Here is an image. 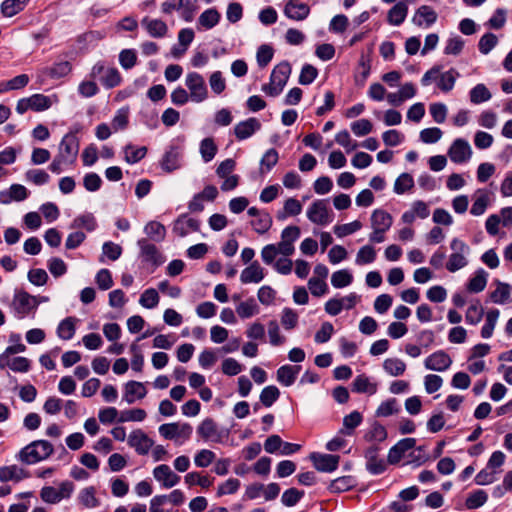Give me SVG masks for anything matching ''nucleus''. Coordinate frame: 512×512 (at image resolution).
I'll list each match as a JSON object with an SVG mask.
<instances>
[{
    "label": "nucleus",
    "instance_id": "nucleus-1",
    "mask_svg": "<svg viewBox=\"0 0 512 512\" xmlns=\"http://www.w3.org/2000/svg\"><path fill=\"white\" fill-rule=\"evenodd\" d=\"M54 449L50 442L46 440H36L22 448L18 458L25 464H34L48 458Z\"/></svg>",
    "mask_w": 512,
    "mask_h": 512
},
{
    "label": "nucleus",
    "instance_id": "nucleus-2",
    "mask_svg": "<svg viewBox=\"0 0 512 512\" xmlns=\"http://www.w3.org/2000/svg\"><path fill=\"white\" fill-rule=\"evenodd\" d=\"M186 86L190 90V96L193 101L202 102L207 98L205 81L199 73H189L186 77Z\"/></svg>",
    "mask_w": 512,
    "mask_h": 512
},
{
    "label": "nucleus",
    "instance_id": "nucleus-3",
    "mask_svg": "<svg viewBox=\"0 0 512 512\" xmlns=\"http://www.w3.org/2000/svg\"><path fill=\"white\" fill-rule=\"evenodd\" d=\"M79 140L73 133L66 134L59 147V155L68 163H73L78 155Z\"/></svg>",
    "mask_w": 512,
    "mask_h": 512
},
{
    "label": "nucleus",
    "instance_id": "nucleus-4",
    "mask_svg": "<svg viewBox=\"0 0 512 512\" xmlns=\"http://www.w3.org/2000/svg\"><path fill=\"white\" fill-rule=\"evenodd\" d=\"M310 460L318 471L333 472L338 467L340 456L313 452L310 454Z\"/></svg>",
    "mask_w": 512,
    "mask_h": 512
},
{
    "label": "nucleus",
    "instance_id": "nucleus-5",
    "mask_svg": "<svg viewBox=\"0 0 512 512\" xmlns=\"http://www.w3.org/2000/svg\"><path fill=\"white\" fill-rule=\"evenodd\" d=\"M13 304L16 312L24 316L35 309L40 304V301L36 296L22 290L14 295Z\"/></svg>",
    "mask_w": 512,
    "mask_h": 512
},
{
    "label": "nucleus",
    "instance_id": "nucleus-6",
    "mask_svg": "<svg viewBox=\"0 0 512 512\" xmlns=\"http://www.w3.org/2000/svg\"><path fill=\"white\" fill-rule=\"evenodd\" d=\"M137 245L140 248V255L145 262L152 263L156 267L163 264L164 259L159 253L157 247L150 243L146 238L139 239L137 241Z\"/></svg>",
    "mask_w": 512,
    "mask_h": 512
},
{
    "label": "nucleus",
    "instance_id": "nucleus-7",
    "mask_svg": "<svg viewBox=\"0 0 512 512\" xmlns=\"http://www.w3.org/2000/svg\"><path fill=\"white\" fill-rule=\"evenodd\" d=\"M469 143L464 139H456L449 148L448 155L454 163H464L471 157Z\"/></svg>",
    "mask_w": 512,
    "mask_h": 512
},
{
    "label": "nucleus",
    "instance_id": "nucleus-8",
    "mask_svg": "<svg viewBox=\"0 0 512 512\" xmlns=\"http://www.w3.org/2000/svg\"><path fill=\"white\" fill-rule=\"evenodd\" d=\"M128 444L135 448L138 454L146 455L154 445V441L149 438L147 434H145L142 430L138 429L129 435Z\"/></svg>",
    "mask_w": 512,
    "mask_h": 512
},
{
    "label": "nucleus",
    "instance_id": "nucleus-9",
    "mask_svg": "<svg viewBox=\"0 0 512 512\" xmlns=\"http://www.w3.org/2000/svg\"><path fill=\"white\" fill-rule=\"evenodd\" d=\"M308 219L317 225H325L329 222L328 208L325 200L314 201L307 211Z\"/></svg>",
    "mask_w": 512,
    "mask_h": 512
},
{
    "label": "nucleus",
    "instance_id": "nucleus-10",
    "mask_svg": "<svg viewBox=\"0 0 512 512\" xmlns=\"http://www.w3.org/2000/svg\"><path fill=\"white\" fill-rule=\"evenodd\" d=\"M451 364L452 359L443 350H439L431 354L429 357L426 358L424 363L427 369L439 372L445 371L451 366Z\"/></svg>",
    "mask_w": 512,
    "mask_h": 512
},
{
    "label": "nucleus",
    "instance_id": "nucleus-11",
    "mask_svg": "<svg viewBox=\"0 0 512 512\" xmlns=\"http://www.w3.org/2000/svg\"><path fill=\"white\" fill-rule=\"evenodd\" d=\"M310 7L298 0H288L284 7V14L292 20L302 21L308 17Z\"/></svg>",
    "mask_w": 512,
    "mask_h": 512
},
{
    "label": "nucleus",
    "instance_id": "nucleus-12",
    "mask_svg": "<svg viewBox=\"0 0 512 512\" xmlns=\"http://www.w3.org/2000/svg\"><path fill=\"white\" fill-rule=\"evenodd\" d=\"M378 451L379 448L373 445L365 452L366 469L373 475L381 474L386 470V463L383 459L378 458Z\"/></svg>",
    "mask_w": 512,
    "mask_h": 512
},
{
    "label": "nucleus",
    "instance_id": "nucleus-13",
    "mask_svg": "<svg viewBox=\"0 0 512 512\" xmlns=\"http://www.w3.org/2000/svg\"><path fill=\"white\" fill-rule=\"evenodd\" d=\"M261 123L254 117L241 121L234 127V134L238 140H245L260 130Z\"/></svg>",
    "mask_w": 512,
    "mask_h": 512
},
{
    "label": "nucleus",
    "instance_id": "nucleus-14",
    "mask_svg": "<svg viewBox=\"0 0 512 512\" xmlns=\"http://www.w3.org/2000/svg\"><path fill=\"white\" fill-rule=\"evenodd\" d=\"M153 475L155 479L162 482L163 486L166 488H171L180 481V476L175 474L166 464H161L154 468Z\"/></svg>",
    "mask_w": 512,
    "mask_h": 512
},
{
    "label": "nucleus",
    "instance_id": "nucleus-15",
    "mask_svg": "<svg viewBox=\"0 0 512 512\" xmlns=\"http://www.w3.org/2000/svg\"><path fill=\"white\" fill-rule=\"evenodd\" d=\"M181 152L178 147L171 146L169 150H167L160 162V166L162 170L167 173H171L181 166Z\"/></svg>",
    "mask_w": 512,
    "mask_h": 512
},
{
    "label": "nucleus",
    "instance_id": "nucleus-16",
    "mask_svg": "<svg viewBox=\"0 0 512 512\" xmlns=\"http://www.w3.org/2000/svg\"><path fill=\"white\" fill-rule=\"evenodd\" d=\"M200 223L194 218H187L186 214L180 215L173 225V232L180 237H185L188 234V229L192 231H199Z\"/></svg>",
    "mask_w": 512,
    "mask_h": 512
},
{
    "label": "nucleus",
    "instance_id": "nucleus-17",
    "mask_svg": "<svg viewBox=\"0 0 512 512\" xmlns=\"http://www.w3.org/2000/svg\"><path fill=\"white\" fill-rule=\"evenodd\" d=\"M28 197V191L21 184H12L7 191L0 192V202L9 204L11 201H23Z\"/></svg>",
    "mask_w": 512,
    "mask_h": 512
},
{
    "label": "nucleus",
    "instance_id": "nucleus-18",
    "mask_svg": "<svg viewBox=\"0 0 512 512\" xmlns=\"http://www.w3.org/2000/svg\"><path fill=\"white\" fill-rule=\"evenodd\" d=\"M141 24L146 28L149 35L154 38H162L168 32L166 23L160 19H150L149 17H144L141 21Z\"/></svg>",
    "mask_w": 512,
    "mask_h": 512
},
{
    "label": "nucleus",
    "instance_id": "nucleus-19",
    "mask_svg": "<svg viewBox=\"0 0 512 512\" xmlns=\"http://www.w3.org/2000/svg\"><path fill=\"white\" fill-rule=\"evenodd\" d=\"M28 477H29V473L26 470H24L23 468L18 467L17 465L0 467V481L1 482H8V481L19 482Z\"/></svg>",
    "mask_w": 512,
    "mask_h": 512
},
{
    "label": "nucleus",
    "instance_id": "nucleus-20",
    "mask_svg": "<svg viewBox=\"0 0 512 512\" xmlns=\"http://www.w3.org/2000/svg\"><path fill=\"white\" fill-rule=\"evenodd\" d=\"M264 278L263 268L257 261L252 262L248 267H246L240 276V280L242 283H258L262 281Z\"/></svg>",
    "mask_w": 512,
    "mask_h": 512
},
{
    "label": "nucleus",
    "instance_id": "nucleus-21",
    "mask_svg": "<svg viewBox=\"0 0 512 512\" xmlns=\"http://www.w3.org/2000/svg\"><path fill=\"white\" fill-rule=\"evenodd\" d=\"M147 390L143 383L137 381H129L125 385V394L123 399L128 403L132 404L135 401V397L142 399L146 396Z\"/></svg>",
    "mask_w": 512,
    "mask_h": 512
},
{
    "label": "nucleus",
    "instance_id": "nucleus-22",
    "mask_svg": "<svg viewBox=\"0 0 512 512\" xmlns=\"http://www.w3.org/2000/svg\"><path fill=\"white\" fill-rule=\"evenodd\" d=\"M290 74L291 66L288 62L284 61L273 69L270 80L283 89L289 79Z\"/></svg>",
    "mask_w": 512,
    "mask_h": 512
},
{
    "label": "nucleus",
    "instance_id": "nucleus-23",
    "mask_svg": "<svg viewBox=\"0 0 512 512\" xmlns=\"http://www.w3.org/2000/svg\"><path fill=\"white\" fill-rule=\"evenodd\" d=\"M300 371V366L283 365L277 370V380L284 386H291Z\"/></svg>",
    "mask_w": 512,
    "mask_h": 512
},
{
    "label": "nucleus",
    "instance_id": "nucleus-24",
    "mask_svg": "<svg viewBox=\"0 0 512 512\" xmlns=\"http://www.w3.org/2000/svg\"><path fill=\"white\" fill-rule=\"evenodd\" d=\"M197 433L204 439V440H212L215 442H219V438H215V436H218V429L217 424L212 418H206L204 419L201 424L197 428Z\"/></svg>",
    "mask_w": 512,
    "mask_h": 512
},
{
    "label": "nucleus",
    "instance_id": "nucleus-25",
    "mask_svg": "<svg viewBox=\"0 0 512 512\" xmlns=\"http://www.w3.org/2000/svg\"><path fill=\"white\" fill-rule=\"evenodd\" d=\"M408 7L407 5L400 1L397 2L389 11L387 15V21L391 25L399 26L402 24L407 16Z\"/></svg>",
    "mask_w": 512,
    "mask_h": 512
},
{
    "label": "nucleus",
    "instance_id": "nucleus-26",
    "mask_svg": "<svg viewBox=\"0 0 512 512\" xmlns=\"http://www.w3.org/2000/svg\"><path fill=\"white\" fill-rule=\"evenodd\" d=\"M72 66L69 61H60L55 63L51 67H45L42 69V74L53 79H59L68 75L71 72Z\"/></svg>",
    "mask_w": 512,
    "mask_h": 512
},
{
    "label": "nucleus",
    "instance_id": "nucleus-27",
    "mask_svg": "<svg viewBox=\"0 0 512 512\" xmlns=\"http://www.w3.org/2000/svg\"><path fill=\"white\" fill-rule=\"evenodd\" d=\"M422 19L425 20L427 26H430L436 22L437 14L430 6L423 5L417 9L412 22L420 27L423 24Z\"/></svg>",
    "mask_w": 512,
    "mask_h": 512
},
{
    "label": "nucleus",
    "instance_id": "nucleus-28",
    "mask_svg": "<svg viewBox=\"0 0 512 512\" xmlns=\"http://www.w3.org/2000/svg\"><path fill=\"white\" fill-rule=\"evenodd\" d=\"M371 224L373 230L387 231L392 225V217L386 211L377 209L371 215Z\"/></svg>",
    "mask_w": 512,
    "mask_h": 512
},
{
    "label": "nucleus",
    "instance_id": "nucleus-29",
    "mask_svg": "<svg viewBox=\"0 0 512 512\" xmlns=\"http://www.w3.org/2000/svg\"><path fill=\"white\" fill-rule=\"evenodd\" d=\"M146 235L155 242H162L166 236L165 226L158 221H150L144 227Z\"/></svg>",
    "mask_w": 512,
    "mask_h": 512
},
{
    "label": "nucleus",
    "instance_id": "nucleus-30",
    "mask_svg": "<svg viewBox=\"0 0 512 512\" xmlns=\"http://www.w3.org/2000/svg\"><path fill=\"white\" fill-rule=\"evenodd\" d=\"M352 390L357 393L374 394L377 391V385L375 383H371L366 375L361 374L354 379L352 383Z\"/></svg>",
    "mask_w": 512,
    "mask_h": 512
},
{
    "label": "nucleus",
    "instance_id": "nucleus-31",
    "mask_svg": "<svg viewBox=\"0 0 512 512\" xmlns=\"http://www.w3.org/2000/svg\"><path fill=\"white\" fill-rule=\"evenodd\" d=\"M355 486V479L352 476H342L330 482L328 489L332 493H341L352 489Z\"/></svg>",
    "mask_w": 512,
    "mask_h": 512
},
{
    "label": "nucleus",
    "instance_id": "nucleus-32",
    "mask_svg": "<svg viewBox=\"0 0 512 512\" xmlns=\"http://www.w3.org/2000/svg\"><path fill=\"white\" fill-rule=\"evenodd\" d=\"M75 323L76 319L74 317L65 318L58 325L57 335L63 340L72 339L76 330Z\"/></svg>",
    "mask_w": 512,
    "mask_h": 512
},
{
    "label": "nucleus",
    "instance_id": "nucleus-33",
    "mask_svg": "<svg viewBox=\"0 0 512 512\" xmlns=\"http://www.w3.org/2000/svg\"><path fill=\"white\" fill-rule=\"evenodd\" d=\"M221 15L215 8L205 10L198 18V22L205 29H211L220 21Z\"/></svg>",
    "mask_w": 512,
    "mask_h": 512
},
{
    "label": "nucleus",
    "instance_id": "nucleus-34",
    "mask_svg": "<svg viewBox=\"0 0 512 512\" xmlns=\"http://www.w3.org/2000/svg\"><path fill=\"white\" fill-rule=\"evenodd\" d=\"M387 436L388 434L386 428L379 422L375 421L372 424L371 429L365 433L364 439L367 442H383L387 439Z\"/></svg>",
    "mask_w": 512,
    "mask_h": 512
},
{
    "label": "nucleus",
    "instance_id": "nucleus-35",
    "mask_svg": "<svg viewBox=\"0 0 512 512\" xmlns=\"http://www.w3.org/2000/svg\"><path fill=\"white\" fill-rule=\"evenodd\" d=\"M487 284V274L483 269H479L475 276L467 284V290L471 293L483 291Z\"/></svg>",
    "mask_w": 512,
    "mask_h": 512
},
{
    "label": "nucleus",
    "instance_id": "nucleus-36",
    "mask_svg": "<svg viewBox=\"0 0 512 512\" xmlns=\"http://www.w3.org/2000/svg\"><path fill=\"white\" fill-rule=\"evenodd\" d=\"M384 370L391 376H400L406 370V364L398 358H388L383 363Z\"/></svg>",
    "mask_w": 512,
    "mask_h": 512
},
{
    "label": "nucleus",
    "instance_id": "nucleus-37",
    "mask_svg": "<svg viewBox=\"0 0 512 512\" xmlns=\"http://www.w3.org/2000/svg\"><path fill=\"white\" fill-rule=\"evenodd\" d=\"M499 317V310L492 309L486 314V322L481 329V336L485 339L490 338L493 334L496 322Z\"/></svg>",
    "mask_w": 512,
    "mask_h": 512
},
{
    "label": "nucleus",
    "instance_id": "nucleus-38",
    "mask_svg": "<svg viewBox=\"0 0 512 512\" xmlns=\"http://www.w3.org/2000/svg\"><path fill=\"white\" fill-rule=\"evenodd\" d=\"M24 9V1L4 0L1 3V13L4 17H13Z\"/></svg>",
    "mask_w": 512,
    "mask_h": 512
},
{
    "label": "nucleus",
    "instance_id": "nucleus-39",
    "mask_svg": "<svg viewBox=\"0 0 512 512\" xmlns=\"http://www.w3.org/2000/svg\"><path fill=\"white\" fill-rule=\"evenodd\" d=\"M125 161L129 164H134L143 159L147 153V148L142 146L135 148L132 144L126 145L125 149Z\"/></svg>",
    "mask_w": 512,
    "mask_h": 512
},
{
    "label": "nucleus",
    "instance_id": "nucleus-40",
    "mask_svg": "<svg viewBox=\"0 0 512 512\" xmlns=\"http://www.w3.org/2000/svg\"><path fill=\"white\" fill-rule=\"evenodd\" d=\"M400 411L398 402L395 398H390L382 402L377 408L375 415L377 417H388L393 414H397Z\"/></svg>",
    "mask_w": 512,
    "mask_h": 512
},
{
    "label": "nucleus",
    "instance_id": "nucleus-41",
    "mask_svg": "<svg viewBox=\"0 0 512 512\" xmlns=\"http://www.w3.org/2000/svg\"><path fill=\"white\" fill-rule=\"evenodd\" d=\"M279 396H280V391L276 386H274V385L266 386L265 388H263V390L260 393V402L265 407H271L273 405V403L278 400Z\"/></svg>",
    "mask_w": 512,
    "mask_h": 512
},
{
    "label": "nucleus",
    "instance_id": "nucleus-42",
    "mask_svg": "<svg viewBox=\"0 0 512 512\" xmlns=\"http://www.w3.org/2000/svg\"><path fill=\"white\" fill-rule=\"evenodd\" d=\"M457 76H459L458 72L454 68H451L450 70L441 74L439 82H438V87L443 92H448V91L452 90L455 85Z\"/></svg>",
    "mask_w": 512,
    "mask_h": 512
},
{
    "label": "nucleus",
    "instance_id": "nucleus-43",
    "mask_svg": "<svg viewBox=\"0 0 512 512\" xmlns=\"http://www.w3.org/2000/svg\"><path fill=\"white\" fill-rule=\"evenodd\" d=\"M353 281V276L348 270H339L332 274L331 284L335 288H343L350 285Z\"/></svg>",
    "mask_w": 512,
    "mask_h": 512
},
{
    "label": "nucleus",
    "instance_id": "nucleus-44",
    "mask_svg": "<svg viewBox=\"0 0 512 512\" xmlns=\"http://www.w3.org/2000/svg\"><path fill=\"white\" fill-rule=\"evenodd\" d=\"M236 312L243 319L250 318L258 312V306L253 298H249L237 306Z\"/></svg>",
    "mask_w": 512,
    "mask_h": 512
},
{
    "label": "nucleus",
    "instance_id": "nucleus-45",
    "mask_svg": "<svg viewBox=\"0 0 512 512\" xmlns=\"http://www.w3.org/2000/svg\"><path fill=\"white\" fill-rule=\"evenodd\" d=\"M490 98L491 93L484 84H477L470 91V101L474 104L488 101Z\"/></svg>",
    "mask_w": 512,
    "mask_h": 512
},
{
    "label": "nucleus",
    "instance_id": "nucleus-46",
    "mask_svg": "<svg viewBox=\"0 0 512 512\" xmlns=\"http://www.w3.org/2000/svg\"><path fill=\"white\" fill-rule=\"evenodd\" d=\"M278 152L274 148H270L266 151L260 161V172L265 173L270 171L278 162Z\"/></svg>",
    "mask_w": 512,
    "mask_h": 512
},
{
    "label": "nucleus",
    "instance_id": "nucleus-47",
    "mask_svg": "<svg viewBox=\"0 0 512 512\" xmlns=\"http://www.w3.org/2000/svg\"><path fill=\"white\" fill-rule=\"evenodd\" d=\"M488 499V495L484 490H477L471 493L465 502L468 509H477L483 506Z\"/></svg>",
    "mask_w": 512,
    "mask_h": 512
},
{
    "label": "nucleus",
    "instance_id": "nucleus-48",
    "mask_svg": "<svg viewBox=\"0 0 512 512\" xmlns=\"http://www.w3.org/2000/svg\"><path fill=\"white\" fill-rule=\"evenodd\" d=\"M200 153L205 162H209L215 157L217 146L212 138H205L201 141Z\"/></svg>",
    "mask_w": 512,
    "mask_h": 512
},
{
    "label": "nucleus",
    "instance_id": "nucleus-49",
    "mask_svg": "<svg viewBox=\"0 0 512 512\" xmlns=\"http://www.w3.org/2000/svg\"><path fill=\"white\" fill-rule=\"evenodd\" d=\"M414 186L413 177L409 173H402L394 183V191L397 194H403Z\"/></svg>",
    "mask_w": 512,
    "mask_h": 512
},
{
    "label": "nucleus",
    "instance_id": "nucleus-50",
    "mask_svg": "<svg viewBox=\"0 0 512 512\" xmlns=\"http://www.w3.org/2000/svg\"><path fill=\"white\" fill-rule=\"evenodd\" d=\"M28 99L31 103V110L34 111H44L49 109L52 105L50 98L43 94H33L28 97Z\"/></svg>",
    "mask_w": 512,
    "mask_h": 512
},
{
    "label": "nucleus",
    "instance_id": "nucleus-51",
    "mask_svg": "<svg viewBox=\"0 0 512 512\" xmlns=\"http://www.w3.org/2000/svg\"><path fill=\"white\" fill-rule=\"evenodd\" d=\"M100 81L106 88H113L120 84L121 76L116 68H107L105 74L100 77Z\"/></svg>",
    "mask_w": 512,
    "mask_h": 512
},
{
    "label": "nucleus",
    "instance_id": "nucleus-52",
    "mask_svg": "<svg viewBox=\"0 0 512 512\" xmlns=\"http://www.w3.org/2000/svg\"><path fill=\"white\" fill-rule=\"evenodd\" d=\"M376 258V251L373 246L365 245L361 247L356 255L358 265L372 263Z\"/></svg>",
    "mask_w": 512,
    "mask_h": 512
},
{
    "label": "nucleus",
    "instance_id": "nucleus-53",
    "mask_svg": "<svg viewBox=\"0 0 512 512\" xmlns=\"http://www.w3.org/2000/svg\"><path fill=\"white\" fill-rule=\"evenodd\" d=\"M303 496L304 491L298 490L296 488H289L282 494L281 502L287 507H292L296 505Z\"/></svg>",
    "mask_w": 512,
    "mask_h": 512
},
{
    "label": "nucleus",
    "instance_id": "nucleus-54",
    "mask_svg": "<svg viewBox=\"0 0 512 512\" xmlns=\"http://www.w3.org/2000/svg\"><path fill=\"white\" fill-rule=\"evenodd\" d=\"M139 303L145 308H154L159 303L158 292L154 288L146 289L142 293Z\"/></svg>",
    "mask_w": 512,
    "mask_h": 512
},
{
    "label": "nucleus",
    "instance_id": "nucleus-55",
    "mask_svg": "<svg viewBox=\"0 0 512 512\" xmlns=\"http://www.w3.org/2000/svg\"><path fill=\"white\" fill-rule=\"evenodd\" d=\"M467 259L464 253L454 252L450 255L448 262L446 263V269L449 272H456L459 269L467 265Z\"/></svg>",
    "mask_w": 512,
    "mask_h": 512
},
{
    "label": "nucleus",
    "instance_id": "nucleus-56",
    "mask_svg": "<svg viewBox=\"0 0 512 512\" xmlns=\"http://www.w3.org/2000/svg\"><path fill=\"white\" fill-rule=\"evenodd\" d=\"M511 292V286L507 283H499V286L495 291L491 293V299L494 303L503 304L509 297Z\"/></svg>",
    "mask_w": 512,
    "mask_h": 512
},
{
    "label": "nucleus",
    "instance_id": "nucleus-57",
    "mask_svg": "<svg viewBox=\"0 0 512 512\" xmlns=\"http://www.w3.org/2000/svg\"><path fill=\"white\" fill-rule=\"evenodd\" d=\"M498 43L497 36L493 33L484 34L478 43L479 50L482 54H488Z\"/></svg>",
    "mask_w": 512,
    "mask_h": 512
},
{
    "label": "nucleus",
    "instance_id": "nucleus-58",
    "mask_svg": "<svg viewBox=\"0 0 512 512\" xmlns=\"http://www.w3.org/2000/svg\"><path fill=\"white\" fill-rule=\"evenodd\" d=\"M361 227L362 223L358 220H355L351 223L336 225L334 227V233L337 235V237L342 238L360 230Z\"/></svg>",
    "mask_w": 512,
    "mask_h": 512
},
{
    "label": "nucleus",
    "instance_id": "nucleus-59",
    "mask_svg": "<svg viewBox=\"0 0 512 512\" xmlns=\"http://www.w3.org/2000/svg\"><path fill=\"white\" fill-rule=\"evenodd\" d=\"M442 135L443 133L438 127L425 128L420 132V140L424 143L432 144L438 142Z\"/></svg>",
    "mask_w": 512,
    "mask_h": 512
},
{
    "label": "nucleus",
    "instance_id": "nucleus-60",
    "mask_svg": "<svg viewBox=\"0 0 512 512\" xmlns=\"http://www.w3.org/2000/svg\"><path fill=\"white\" fill-rule=\"evenodd\" d=\"M317 75L318 70L314 66L305 64L300 72L299 83L301 85H309L316 79Z\"/></svg>",
    "mask_w": 512,
    "mask_h": 512
},
{
    "label": "nucleus",
    "instance_id": "nucleus-61",
    "mask_svg": "<svg viewBox=\"0 0 512 512\" xmlns=\"http://www.w3.org/2000/svg\"><path fill=\"white\" fill-rule=\"evenodd\" d=\"M240 488V481L236 478H230L223 484L219 485L217 489V496L221 497L224 495L234 494Z\"/></svg>",
    "mask_w": 512,
    "mask_h": 512
},
{
    "label": "nucleus",
    "instance_id": "nucleus-62",
    "mask_svg": "<svg viewBox=\"0 0 512 512\" xmlns=\"http://www.w3.org/2000/svg\"><path fill=\"white\" fill-rule=\"evenodd\" d=\"M25 177L28 181L33 182L35 185L46 184L50 179V176L47 172L39 169L28 170L25 174Z\"/></svg>",
    "mask_w": 512,
    "mask_h": 512
},
{
    "label": "nucleus",
    "instance_id": "nucleus-63",
    "mask_svg": "<svg viewBox=\"0 0 512 512\" xmlns=\"http://www.w3.org/2000/svg\"><path fill=\"white\" fill-rule=\"evenodd\" d=\"M137 61L136 52L133 49H124L119 54V62L124 69H131Z\"/></svg>",
    "mask_w": 512,
    "mask_h": 512
},
{
    "label": "nucleus",
    "instance_id": "nucleus-64",
    "mask_svg": "<svg viewBox=\"0 0 512 512\" xmlns=\"http://www.w3.org/2000/svg\"><path fill=\"white\" fill-rule=\"evenodd\" d=\"M373 129V125L368 119H360L351 124V130L356 136H365Z\"/></svg>",
    "mask_w": 512,
    "mask_h": 512
}]
</instances>
